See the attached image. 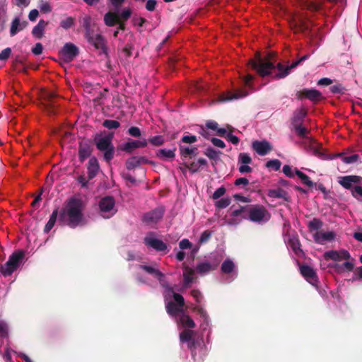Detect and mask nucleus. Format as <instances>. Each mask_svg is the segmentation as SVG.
<instances>
[{
	"label": "nucleus",
	"mask_w": 362,
	"mask_h": 362,
	"mask_svg": "<svg viewBox=\"0 0 362 362\" xmlns=\"http://www.w3.org/2000/svg\"><path fill=\"white\" fill-rule=\"evenodd\" d=\"M83 203L79 199L71 198L65 209L59 213V221H64L70 228H74L82 222Z\"/></svg>",
	"instance_id": "nucleus-1"
},
{
	"label": "nucleus",
	"mask_w": 362,
	"mask_h": 362,
	"mask_svg": "<svg viewBox=\"0 0 362 362\" xmlns=\"http://www.w3.org/2000/svg\"><path fill=\"white\" fill-rule=\"evenodd\" d=\"M276 54L273 52H269L265 57L261 56L260 52H257L254 59L249 60L251 68L255 70L262 77L272 75L275 70V64L272 61Z\"/></svg>",
	"instance_id": "nucleus-2"
},
{
	"label": "nucleus",
	"mask_w": 362,
	"mask_h": 362,
	"mask_svg": "<svg viewBox=\"0 0 362 362\" xmlns=\"http://www.w3.org/2000/svg\"><path fill=\"white\" fill-rule=\"evenodd\" d=\"M270 214L262 205L247 206V213L243 215V218L248 219L252 222H266L270 218Z\"/></svg>",
	"instance_id": "nucleus-3"
},
{
	"label": "nucleus",
	"mask_w": 362,
	"mask_h": 362,
	"mask_svg": "<svg viewBox=\"0 0 362 362\" xmlns=\"http://www.w3.org/2000/svg\"><path fill=\"white\" fill-rule=\"evenodd\" d=\"M25 257V252L18 250L13 252L8 257V261L0 267V272L4 276H11L20 266Z\"/></svg>",
	"instance_id": "nucleus-4"
},
{
	"label": "nucleus",
	"mask_w": 362,
	"mask_h": 362,
	"mask_svg": "<svg viewBox=\"0 0 362 362\" xmlns=\"http://www.w3.org/2000/svg\"><path fill=\"white\" fill-rule=\"evenodd\" d=\"M112 137H94L93 141L98 151L103 153V159L110 163L115 156V146Z\"/></svg>",
	"instance_id": "nucleus-5"
},
{
	"label": "nucleus",
	"mask_w": 362,
	"mask_h": 362,
	"mask_svg": "<svg viewBox=\"0 0 362 362\" xmlns=\"http://www.w3.org/2000/svg\"><path fill=\"white\" fill-rule=\"evenodd\" d=\"M307 110L304 107L296 109L291 118L292 129L298 136H305L308 134V128L303 125Z\"/></svg>",
	"instance_id": "nucleus-6"
},
{
	"label": "nucleus",
	"mask_w": 362,
	"mask_h": 362,
	"mask_svg": "<svg viewBox=\"0 0 362 362\" xmlns=\"http://www.w3.org/2000/svg\"><path fill=\"white\" fill-rule=\"evenodd\" d=\"M197 141V137H182L179 144V150L181 158L192 159L199 154L198 148L195 146H191L192 144Z\"/></svg>",
	"instance_id": "nucleus-7"
},
{
	"label": "nucleus",
	"mask_w": 362,
	"mask_h": 362,
	"mask_svg": "<svg viewBox=\"0 0 362 362\" xmlns=\"http://www.w3.org/2000/svg\"><path fill=\"white\" fill-rule=\"evenodd\" d=\"M361 180V177L356 175H348L341 177L339 183L344 188L350 189L352 194L358 199L362 198V187L357 185Z\"/></svg>",
	"instance_id": "nucleus-8"
},
{
	"label": "nucleus",
	"mask_w": 362,
	"mask_h": 362,
	"mask_svg": "<svg viewBox=\"0 0 362 362\" xmlns=\"http://www.w3.org/2000/svg\"><path fill=\"white\" fill-rule=\"evenodd\" d=\"M289 23L291 28L295 32L310 33L312 22L304 14H299L292 17Z\"/></svg>",
	"instance_id": "nucleus-9"
},
{
	"label": "nucleus",
	"mask_w": 362,
	"mask_h": 362,
	"mask_svg": "<svg viewBox=\"0 0 362 362\" xmlns=\"http://www.w3.org/2000/svg\"><path fill=\"white\" fill-rule=\"evenodd\" d=\"M99 209L100 215L105 218L112 217L117 211L115 199L111 196H106L100 200Z\"/></svg>",
	"instance_id": "nucleus-10"
},
{
	"label": "nucleus",
	"mask_w": 362,
	"mask_h": 362,
	"mask_svg": "<svg viewBox=\"0 0 362 362\" xmlns=\"http://www.w3.org/2000/svg\"><path fill=\"white\" fill-rule=\"evenodd\" d=\"M44 103V110L49 115H54L57 113L58 105L56 101L57 94L53 91H45L42 95Z\"/></svg>",
	"instance_id": "nucleus-11"
},
{
	"label": "nucleus",
	"mask_w": 362,
	"mask_h": 362,
	"mask_svg": "<svg viewBox=\"0 0 362 362\" xmlns=\"http://www.w3.org/2000/svg\"><path fill=\"white\" fill-rule=\"evenodd\" d=\"M174 301H169L166 304V311L171 316H175L179 313H182V308L185 305V299L182 295L173 293Z\"/></svg>",
	"instance_id": "nucleus-12"
},
{
	"label": "nucleus",
	"mask_w": 362,
	"mask_h": 362,
	"mask_svg": "<svg viewBox=\"0 0 362 362\" xmlns=\"http://www.w3.org/2000/svg\"><path fill=\"white\" fill-rule=\"evenodd\" d=\"M298 143L308 152L315 156H321L322 144L317 142L314 137H300Z\"/></svg>",
	"instance_id": "nucleus-13"
},
{
	"label": "nucleus",
	"mask_w": 362,
	"mask_h": 362,
	"mask_svg": "<svg viewBox=\"0 0 362 362\" xmlns=\"http://www.w3.org/2000/svg\"><path fill=\"white\" fill-rule=\"evenodd\" d=\"M148 144V140L143 137H139V139H130L119 146V149L125 151L127 153H132L136 148H144Z\"/></svg>",
	"instance_id": "nucleus-14"
},
{
	"label": "nucleus",
	"mask_w": 362,
	"mask_h": 362,
	"mask_svg": "<svg viewBox=\"0 0 362 362\" xmlns=\"http://www.w3.org/2000/svg\"><path fill=\"white\" fill-rule=\"evenodd\" d=\"M206 127L221 136H233V133L236 132L235 129L230 125L226 124L223 127H220L218 124L214 120H208L206 122Z\"/></svg>",
	"instance_id": "nucleus-15"
},
{
	"label": "nucleus",
	"mask_w": 362,
	"mask_h": 362,
	"mask_svg": "<svg viewBox=\"0 0 362 362\" xmlns=\"http://www.w3.org/2000/svg\"><path fill=\"white\" fill-rule=\"evenodd\" d=\"M296 98L300 100L307 98L314 103H316L321 100L323 97L322 93L316 89L304 88L296 93Z\"/></svg>",
	"instance_id": "nucleus-16"
},
{
	"label": "nucleus",
	"mask_w": 362,
	"mask_h": 362,
	"mask_svg": "<svg viewBox=\"0 0 362 362\" xmlns=\"http://www.w3.org/2000/svg\"><path fill=\"white\" fill-rule=\"evenodd\" d=\"M79 49L71 42H66L60 51V54L66 62H71L78 56Z\"/></svg>",
	"instance_id": "nucleus-17"
},
{
	"label": "nucleus",
	"mask_w": 362,
	"mask_h": 362,
	"mask_svg": "<svg viewBox=\"0 0 362 362\" xmlns=\"http://www.w3.org/2000/svg\"><path fill=\"white\" fill-rule=\"evenodd\" d=\"M165 210L163 207H158L148 211L143 216V221L146 223H153L158 222L163 216Z\"/></svg>",
	"instance_id": "nucleus-18"
},
{
	"label": "nucleus",
	"mask_w": 362,
	"mask_h": 362,
	"mask_svg": "<svg viewBox=\"0 0 362 362\" xmlns=\"http://www.w3.org/2000/svg\"><path fill=\"white\" fill-rule=\"evenodd\" d=\"M176 149L175 145H173L170 148H160L156 151V156L161 160L171 161L175 158Z\"/></svg>",
	"instance_id": "nucleus-19"
},
{
	"label": "nucleus",
	"mask_w": 362,
	"mask_h": 362,
	"mask_svg": "<svg viewBox=\"0 0 362 362\" xmlns=\"http://www.w3.org/2000/svg\"><path fill=\"white\" fill-rule=\"evenodd\" d=\"M301 274L313 286H317L318 278L315 271L310 266L303 264L300 267Z\"/></svg>",
	"instance_id": "nucleus-20"
},
{
	"label": "nucleus",
	"mask_w": 362,
	"mask_h": 362,
	"mask_svg": "<svg viewBox=\"0 0 362 362\" xmlns=\"http://www.w3.org/2000/svg\"><path fill=\"white\" fill-rule=\"evenodd\" d=\"M252 147L259 156H265L272 149L271 144L267 140H255L252 142Z\"/></svg>",
	"instance_id": "nucleus-21"
},
{
	"label": "nucleus",
	"mask_w": 362,
	"mask_h": 362,
	"mask_svg": "<svg viewBox=\"0 0 362 362\" xmlns=\"http://www.w3.org/2000/svg\"><path fill=\"white\" fill-rule=\"evenodd\" d=\"M93 152V147L90 141L83 140L79 142L78 158L83 163L87 158L90 157Z\"/></svg>",
	"instance_id": "nucleus-22"
},
{
	"label": "nucleus",
	"mask_w": 362,
	"mask_h": 362,
	"mask_svg": "<svg viewBox=\"0 0 362 362\" xmlns=\"http://www.w3.org/2000/svg\"><path fill=\"white\" fill-rule=\"evenodd\" d=\"M286 237L287 240H286V242L287 243L288 245L292 249L293 252L298 256L303 255V252L300 248V243L298 235L296 233H288L286 235Z\"/></svg>",
	"instance_id": "nucleus-23"
},
{
	"label": "nucleus",
	"mask_w": 362,
	"mask_h": 362,
	"mask_svg": "<svg viewBox=\"0 0 362 362\" xmlns=\"http://www.w3.org/2000/svg\"><path fill=\"white\" fill-rule=\"evenodd\" d=\"M325 259H332L334 261H341L344 259H349L350 254L345 250H329L326 252L324 255Z\"/></svg>",
	"instance_id": "nucleus-24"
},
{
	"label": "nucleus",
	"mask_w": 362,
	"mask_h": 362,
	"mask_svg": "<svg viewBox=\"0 0 362 362\" xmlns=\"http://www.w3.org/2000/svg\"><path fill=\"white\" fill-rule=\"evenodd\" d=\"M88 42L93 45L96 49L100 50L101 53L104 54L106 57H108L105 40L100 34L95 35V37H91Z\"/></svg>",
	"instance_id": "nucleus-25"
},
{
	"label": "nucleus",
	"mask_w": 362,
	"mask_h": 362,
	"mask_svg": "<svg viewBox=\"0 0 362 362\" xmlns=\"http://www.w3.org/2000/svg\"><path fill=\"white\" fill-rule=\"evenodd\" d=\"M150 161L145 156H132L126 160V168L133 170L141 165L149 163Z\"/></svg>",
	"instance_id": "nucleus-26"
},
{
	"label": "nucleus",
	"mask_w": 362,
	"mask_h": 362,
	"mask_svg": "<svg viewBox=\"0 0 362 362\" xmlns=\"http://www.w3.org/2000/svg\"><path fill=\"white\" fill-rule=\"evenodd\" d=\"M100 165L98 159L95 156L91 157L87 164L88 180L93 179L98 175Z\"/></svg>",
	"instance_id": "nucleus-27"
},
{
	"label": "nucleus",
	"mask_w": 362,
	"mask_h": 362,
	"mask_svg": "<svg viewBox=\"0 0 362 362\" xmlns=\"http://www.w3.org/2000/svg\"><path fill=\"white\" fill-rule=\"evenodd\" d=\"M144 243L157 251L162 252L167 249V245L163 240L157 238L146 237Z\"/></svg>",
	"instance_id": "nucleus-28"
},
{
	"label": "nucleus",
	"mask_w": 362,
	"mask_h": 362,
	"mask_svg": "<svg viewBox=\"0 0 362 362\" xmlns=\"http://www.w3.org/2000/svg\"><path fill=\"white\" fill-rule=\"evenodd\" d=\"M219 264V260L216 261L213 264L209 262H202L197 264L196 270L200 274H204L209 272L211 270H215Z\"/></svg>",
	"instance_id": "nucleus-29"
},
{
	"label": "nucleus",
	"mask_w": 362,
	"mask_h": 362,
	"mask_svg": "<svg viewBox=\"0 0 362 362\" xmlns=\"http://www.w3.org/2000/svg\"><path fill=\"white\" fill-rule=\"evenodd\" d=\"M28 25L26 21L21 22L19 17H16L11 22L10 28V35L15 36L18 32L23 30Z\"/></svg>",
	"instance_id": "nucleus-30"
},
{
	"label": "nucleus",
	"mask_w": 362,
	"mask_h": 362,
	"mask_svg": "<svg viewBox=\"0 0 362 362\" xmlns=\"http://www.w3.org/2000/svg\"><path fill=\"white\" fill-rule=\"evenodd\" d=\"M314 238L316 243L324 244L327 241H332L335 238V233L333 231L317 232Z\"/></svg>",
	"instance_id": "nucleus-31"
},
{
	"label": "nucleus",
	"mask_w": 362,
	"mask_h": 362,
	"mask_svg": "<svg viewBox=\"0 0 362 362\" xmlns=\"http://www.w3.org/2000/svg\"><path fill=\"white\" fill-rule=\"evenodd\" d=\"M247 95H248L247 91H246L245 90L239 89V90H237L235 93L229 92L226 95H221L220 101L226 102V101H229V100H231L233 99H239V98H243L245 96H247Z\"/></svg>",
	"instance_id": "nucleus-32"
},
{
	"label": "nucleus",
	"mask_w": 362,
	"mask_h": 362,
	"mask_svg": "<svg viewBox=\"0 0 362 362\" xmlns=\"http://www.w3.org/2000/svg\"><path fill=\"white\" fill-rule=\"evenodd\" d=\"M268 196L272 198H282L286 202H289L291 201V197L288 196V192L282 188H276L273 189H269L268 191Z\"/></svg>",
	"instance_id": "nucleus-33"
},
{
	"label": "nucleus",
	"mask_w": 362,
	"mask_h": 362,
	"mask_svg": "<svg viewBox=\"0 0 362 362\" xmlns=\"http://www.w3.org/2000/svg\"><path fill=\"white\" fill-rule=\"evenodd\" d=\"M47 25V21L41 19L33 28L32 35L37 39H41L44 35L45 29Z\"/></svg>",
	"instance_id": "nucleus-34"
},
{
	"label": "nucleus",
	"mask_w": 362,
	"mask_h": 362,
	"mask_svg": "<svg viewBox=\"0 0 362 362\" xmlns=\"http://www.w3.org/2000/svg\"><path fill=\"white\" fill-rule=\"evenodd\" d=\"M104 23L108 27H112L117 25L119 22V18L117 13L108 11L104 16Z\"/></svg>",
	"instance_id": "nucleus-35"
},
{
	"label": "nucleus",
	"mask_w": 362,
	"mask_h": 362,
	"mask_svg": "<svg viewBox=\"0 0 362 362\" xmlns=\"http://www.w3.org/2000/svg\"><path fill=\"white\" fill-rule=\"evenodd\" d=\"M277 69V72L273 75V78L276 79H281L286 77L289 75L290 72L287 67V65L283 64L281 62H279L275 65V69Z\"/></svg>",
	"instance_id": "nucleus-36"
},
{
	"label": "nucleus",
	"mask_w": 362,
	"mask_h": 362,
	"mask_svg": "<svg viewBox=\"0 0 362 362\" xmlns=\"http://www.w3.org/2000/svg\"><path fill=\"white\" fill-rule=\"evenodd\" d=\"M180 322L187 329H192L196 327V324L193 319L187 314L182 313L179 318Z\"/></svg>",
	"instance_id": "nucleus-37"
},
{
	"label": "nucleus",
	"mask_w": 362,
	"mask_h": 362,
	"mask_svg": "<svg viewBox=\"0 0 362 362\" xmlns=\"http://www.w3.org/2000/svg\"><path fill=\"white\" fill-rule=\"evenodd\" d=\"M58 213H59L58 209H56L52 211L48 222L47 223V224L45 225V226L44 228V232L45 233H48L52 230V228L54 227V226L57 221Z\"/></svg>",
	"instance_id": "nucleus-38"
},
{
	"label": "nucleus",
	"mask_w": 362,
	"mask_h": 362,
	"mask_svg": "<svg viewBox=\"0 0 362 362\" xmlns=\"http://www.w3.org/2000/svg\"><path fill=\"white\" fill-rule=\"evenodd\" d=\"M334 267L338 272H350L353 270L354 264L351 262L346 261L341 264H335Z\"/></svg>",
	"instance_id": "nucleus-39"
},
{
	"label": "nucleus",
	"mask_w": 362,
	"mask_h": 362,
	"mask_svg": "<svg viewBox=\"0 0 362 362\" xmlns=\"http://www.w3.org/2000/svg\"><path fill=\"white\" fill-rule=\"evenodd\" d=\"M221 154L220 151H216L212 147H209L204 151V155L206 156L209 159L216 163L219 160V155Z\"/></svg>",
	"instance_id": "nucleus-40"
},
{
	"label": "nucleus",
	"mask_w": 362,
	"mask_h": 362,
	"mask_svg": "<svg viewBox=\"0 0 362 362\" xmlns=\"http://www.w3.org/2000/svg\"><path fill=\"white\" fill-rule=\"evenodd\" d=\"M194 332L189 329H185L180 334V340L182 343L187 342L194 338Z\"/></svg>",
	"instance_id": "nucleus-41"
},
{
	"label": "nucleus",
	"mask_w": 362,
	"mask_h": 362,
	"mask_svg": "<svg viewBox=\"0 0 362 362\" xmlns=\"http://www.w3.org/2000/svg\"><path fill=\"white\" fill-rule=\"evenodd\" d=\"M295 173L301 180L304 185L310 187H312L315 185V183L310 180V177L306 174L303 173L297 168H295Z\"/></svg>",
	"instance_id": "nucleus-42"
},
{
	"label": "nucleus",
	"mask_w": 362,
	"mask_h": 362,
	"mask_svg": "<svg viewBox=\"0 0 362 362\" xmlns=\"http://www.w3.org/2000/svg\"><path fill=\"white\" fill-rule=\"evenodd\" d=\"M141 269L146 272L147 273L154 275L156 277H157L159 280H160L163 277V274L160 272L159 270L148 265H140L139 266Z\"/></svg>",
	"instance_id": "nucleus-43"
},
{
	"label": "nucleus",
	"mask_w": 362,
	"mask_h": 362,
	"mask_svg": "<svg viewBox=\"0 0 362 362\" xmlns=\"http://www.w3.org/2000/svg\"><path fill=\"white\" fill-rule=\"evenodd\" d=\"M235 268L233 262L230 259H226L221 264V272L224 274L231 273Z\"/></svg>",
	"instance_id": "nucleus-44"
},
{
	"label": "nucleus",
	"mask_w": 362,
	"mask_h": 362,
	"mask_svg": "<svg viewBox=\"0 0 362 362\" xmlns=\"http://www.w3.org/2000/svg\"><path fill=\"white\" fill-rule=\"evenodd\" d=\"M194 271L192 268L187 267L185 269V272L183 273V277H184V283L185 286H188L189 284L192 283L194 278Z\"/></svg>",
	"instance_id": "nucleus-45"
},
{
	"label": "nucleus",
	"mask_w": 362,
	"mask_h": 362,
	"mask_svg": "<svg viewBox=\"0 0 362 362\" xmlns=\"http://www.w3.org/2000/svg\"><path fill=\"white\" fill-rule=\"evenodd\" d=\"M323 223L319 218H313L312 221H309L308 224V227L310 231L317 230L322 227Z\"/></svg>",
	"instance_id": "nucleus-46"
},
{
	"label": "nucleus",
	"mask_w": 362,
	"mask_h": 362,
	"mask_svg": "<svg viewBox=\"0 0 362 362\" xmlns=\"http://www.w3.org/2000/svg\"><path fill=\"white\" fill-rule=\"evenodd\" d=\"M192 310L197 313V314L202 317L204 320V322L208 324L209 316L206 311L201 306L195 305L192 308Z\"/></svg>",
	"instance_id": "nucleus-47"
},
{
	"label": "nucleus",
	"mask_w": 362,
	"mask_h": 362,
	"mask_svg": "<svg viewBox=\"0 0 362 362\" xmlns=\"http://www.w3.org/2000/svg\"><path fill=\"white\" fill-rule=\"evenodd\" d=\"M321 5L317 3L305 1L302 5L303 8L307 9L311 11H316L320 8Z\"/></svg>",
	"instance_id": "nucleus-48"
},
{
	"label": "nucleus",
	"mask_w": 362,
	"mask_h": 362,
	"mask_svg": "<svg viewBox=\"0 0 362 362\" xmlns=\"http://www.w3.org/2000/svg\"><path fill=\"white\" fill-rule=\"evenodd\" d=\"M103 125L108 129H116L120 126V123L114 119H105L103 122Z\"/></svg>",
	"instance_id": "nucleus-49"
},
{
	"label": "nucleus",
	"mask_w": 362,
	"mask_h": 362,
	"mask_svg": "<svg viewBox=\"0 0 362 362\" xmlns=\"http://www.w3.org/2000/svg\"><path fill=\"white\" fill-rule=\"evenodd\" d=\"M74 18L71 16L67 17L66 19L62 20L60 26L64 29L68 30L74 25Z\"/></svg>",
	"instance_id": "nucleus-50"
},
{
	"label": "nucleus",
	"mask_w": 362,
	"mask_h": 362,
	"mask_svg": "<svg viewBox=\"0 0 362 362\" xmlns=\"http://www.w3.org/2000/svg\"><path fill=\"white\" fill-rule=\"evenodd\" d=\"M265 165L268 168H272L277 171L281 168V162L278 159H273L267 161Z\"/></svg>",
	"instance_id": "nucleus-51"
},
{
	"label": "nucleus",
	"mask_w": 362,
	"mask_h": 362,
	"mask_svg": "<svg viewBox=\"0 0 362 362\" xmlns=\"http://www.w3.org/2000/svg\"><path fill=\"white\" fill-rule=\"evenodd\" d=\"M52 134H59V136H71L73 134H71L68 132L66 127H57L53 128Z\"/></svg>",
	"instance_id": "nucleus-52"
},
{
	"label": "nucleus",
	"mask_w": 362,
	"mask_h": 362,
	"mask_svg": "<svg viewBox=\"0 0 362 362\" xmlns=\"http://www.w3.org/2000/svg\"><path fill=\"white\" fill-rule=\"evenodd\" d=\"M8 336V327L7 323L0 320V337L6 338Z\"/></svg>",
	"instance_id": "nucleus-53"
},
{
	"label": "nucleus",
	"mask_w": 362,
	"mask_h": 362,
	"mask_svg": "<svg viewBox=\"0 0 362 362\" xmlns=\"http://www.w3.org/2000/svg\"><path fill=\"white\" fill-rule=\"evenodd\" d=\"M230 202L231 201L230 198H222L216 202L215 206L218 209H224L228 206Z\"/></svg>",
	"instance_id": "nucleus-54"
},
{
	"label": "nucleus",
	"mask_w": 362,
	"mask_h": 362,
	"mask_svg": "<svg viewBox=\"0 0 362 362\" xmlns=\"http://www.w3.org/2000/svg\"><path fill=\"white\" fill-rule=\"evenodd\" d=\"M238 163L242 164H250L252 163V158L248 153H240L238 156Z\"/></svg>",
	"instance_id": "nucleus-55"
},
{
	"label": "nucleus",
	"mask_w": 362,
	"mask_h": 362,
	"mask_svg": "<svg viewBox=\"0 0 362 362\" xmlns=\"http://www.w3.org/2000/svg\"><path fill=\"white\" fill-rule=\"evenodd\" d=\"M132 9L130 8H124L119 15V18L121 21L126 22L132 15Z\"/></svg>",
	"instance_id": "nucleus-56"
},
{
	"label": "nucleus",
	"mask_w": 362,
	"mask_h": 362,
	"mask_svg": "<svg viewBox=\"0 0 362 362\" xmlns=\"http://www.w3.org/2000/svg\"><path fill=\"white\" fill-rule=\"evenodd\" d=\"M330 91L334 94H343L346 89L341 84H335L329 88Z\"/></svg>",
	"instance_id": "nucleus-57"
},
{
	"label": "nucleus",
	"mask_w": 362,
	"mask_h": 362,
	"mask_svg": "<svg viewBox=\"0 0 362 362\" xmlns=\"http://www.w3.org/2000/svg\"><path fill=\"white\" fill-rule=\"evenodd\" d=\"M184 165L186 168L190 170L192 173H195L199 171V167L197 161H193L190 163H184Z\"/></svg>",
	"instance_id": "nucleus-58"
},
{
	"label": "nucleus",
	"mask_w": 362,
	"mask_h": 362,
	"mask_svg": "<svg viewBox=\"0 0 362 362\" xmlns=\"http://www.w3.org/2000/svg\"><path fill=\"white\" fill-rule=\"evenodd\" d=\"M358 159H359V156L358 154H353L349 156H345L343 155L342 158H341L342 161L344 163H347V164L355 163Z\"/></svg>",
	"instance_id": "nucleus-59"
},
{
	"label": "nucleus",
	"mask_w": 362,
	"mask_h": 362,
	"mask_svg": "<svg viewBox=\"0 0 362 362\" xmlns=\"http://www.w3.org/2000/svg\"><path fill=\"white\" fill-rule=\"evenodd\" d=\"M247 213V206H240L238 209L233 210L231 212V216L233 217H237L240 216L243 218V214H246Z\"/></svg>",
	"instance_id": "nucleus-60"
},
{
	"label": "nucleus",
	"mask_w": 362,
	"mask_h": 362,
	"mask_svg": "<svg viewBox=\"0 0 362 362\" xmlns=\"http://www.w3.org/2000/svg\"><path fill=\"white\" fill-rule=\"evenodd\" d=\"M211 235H212V232L211 231H210L209 230H204L201 234V236H200V238H199V243L201 244L206 243L210 239V238L211 237Z\"/></svg>",
	"instance_id": "nucleus-61"
},
{
	"label": "nucleus",
	"mask_w": 362,
	"mask_h": 362,
	"mask_svg": "<svg viewBox=\"0 0 362 362\" xmlns=\"http://www.w3.org/2000/svg\"><path fill=\"white\" fill-rule=\"evenodd\" d=\"M11 49L6 47L0 52V61L7 60L11 54Z\"/></svg>",
	"instance_id": "nucleus-62"
},
{
	"label": "nucleus",
	"mask_w": 362,
	"mask_h": 362,
	"mask_svg": "<svg viewBox=\"0 0 362 362\" xmlns=\"http://www.w3.org/2000/svg\"><path fill=\"white\" fill-rule=\"evenodd\" d=\"M156 5H157L156 0H146L145 8L148 11H153L156 9Z\"/></svg>",
	"instance_id": "nucleus-63"
},
{
	"label": "nucleus",
	"mask_w": 362,
	"mask_h": 362,
	"mask_svg": "<svg viewBox=\"0 0 362 362\" xmlns=\"http://www.w3.org/2000/svg\"><path fill=\"white\" fill-rule=\"evenodd\" d=\"M226 188L223 186H221L214 192V193L212 195V198L214 199H218L226 193Z\"/></svg>",
	"instance_id": "nucleus-64"
}]
</instances>
